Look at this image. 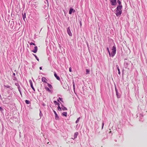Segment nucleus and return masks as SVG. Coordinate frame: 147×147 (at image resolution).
Returning a JSON list of instances; mask_svg holds the SVG:
<instances>
[{
    "mask_svg": "<svg viewBox=\"0 0 147 147\" xmlns=\"http://www.w3.org/2000/svg\"><path fill=\"white\" fill-rule=\"evenodd\" d=\"M123 7L117 6L115 10V14L117 17H120L122 13Z\"/></svg>",
    "mask_w": 147,
    "mask_h": 147,
    "instance_id": "nucleus-1",
    "label": "nucleus"
},
{
    "mask_svg": "<svg viewBox=\"0 0 147 147\" xmlns=\"http://www.w3.org/2000/svg\"><path fill=\"white\" fill-rule=\"evenodd\" d=\"M107 51L109 54L110 56H111L112 57H113L115 54L116 53V47L115 45L114 44V45L112 47L111 50H112V52L111 53H110V52L109 50V48L108 47L107 48Z\"/></svg>",
    "mask_w": 147,
    "mask_h": 147,
    "instance_id": "nucleus-2",
    "label": "nucleus"
},
{
    "mask_svg": "<svg viewBox=\"0 0 147 147\" xmlns=\"http://www.w3.org/2000/svg\"><path fill=\"white\" fill-rule=\"evenodd\" d=\"M127 59H125L124 61L125 60H127ZM131 64V65H132V63H131V62L130 61H125V62L124 64V66L125 68H127L128 69H129V65H130Z\"/></svg>",
    "mask_w": 147,
    "mask_h": 147,
    "instance_id": "nucleus-3",
    "label": "nucleus"
},
{
    "mask_svg": "<svg viewBox=\"0 0 147 147\" xmlns=\"http://www.w3.org/2000/svg\"><path fill=\"white\" fill-rule=\"evenodd\" d=\"M111 5L115 6L117 4V0H109Z\"/></svg>",
    "mask_w": 147,
    "mask_h": 147,
    "instance_id": "nucleus-4",
    "label": "nucleus"
},
{
    "mask_svg": "<svg viewBox=\"0 0 147 147\" xmlns=\"http://www.w3.org/2000/svg\"><path fill=\"white\" fill-rule=\"evenodd\" d=\"M67 34H68V35L70 36H72V34L71 32V30L70 28V27H69L68 28H67Z\"/></svg>",
    "mask_w": 147,
    "mask_h": 147,
    "instance_id": "nucleus-5",
    "label": "nucleus"
},
{
    "mask_svg": "<svg viewBox=\"0 0 147 147\" xmlns=\"http://www.w3.org/2000/svg\"><path fill=\"white\" fill-rule=\"evenodd\" d=\"M45 88L47 91L48 92H49L50 93H51V94L53 92V91L52 90H50L49 88L47 86H45Z\"/></svg>",
    "mask_w": 147,
    "mask_h": 147,
    "instance_id": "nucleus-6",
    "label": "nucleus"
},
{
    "mask_svg": "<svg viewBox=\"0 0 147 147\" xmlns=\"http://www.w3.org/2000/svg\"><path fill=\"white\" fill-rule=\"evenodd\" d=\"M76 12L75 10L74 9L71 8L69 9V14H72V12L74 13Z\"/></svg>",
    "mask_w": 147,
    "mask_h": 147,
    "instance_id": "nucleus-7",
    "label": "nucleus"
},
{
    "mask_svg": "<svg viewBox=\"0 0 147 147\" xmlns=\"http://www.w3.org/2000/svg\"><path fill=\"white\" fill-rule=\"evenodd\" d=\"M53 111L55 114V117L56 120H58L59 119V117L57 114L55 110H53Z\"/></svg>",
    "mask_w": 147,
    "mask_h": 147,
    "instance_id": "nucleus-8",
    "label": "nucleus"
},
{
    "mask_svg": "<svg viewBox=\"0 0 147 147\" xmlns=\"http://www.w3.org/2000/svg\"><path fill=\"white\" fill-rule=\"evenodd\" d=\"M29 82H30V86H31V88H32V89L34 90V92H35V90L34 88V87L33 86L32 82V80H29Z\"/></svg>",
    "mask_w": 147,
    "mask_h": 147,
    "instance_id": "nucleus-9",
    "label": "nucleus"
},
{
    "mask_svg": "<svg viewBox=\"0 0 147 147\" xmlns=\"http://www.w3.org/2000/svg\"><path fill=\"white\" fill-rule=\"evenodd\" d=\"M121 0H117V2L118 3V4L119 5L117 6H118L123 7V6L121 4Z\"/></svg>",
    "mask_w": 147,
    "mask_h": 147,
    "instance_id": "nucleus-10",
    "label": "nucleus"
},
{
    "mask_svg": "<svg viewBox=\"0 0 147 147\" xmlns=\"http://www.w3.org/2000/svg\"><path fill=\"white\" fill-rule=\"evenodd\" d=\"M78 135V132H76L74 134V138H71L73 140L75 139V138H76L77 137Z\"/></svg>",
    "mask_w": 147,
    "mask_h": 147,
    "instance_id": "nucleus-11",
    "label": "nucleus"
},
{
    "mask_svg": "<svg viewBox=\"0 0 147 147\" xmlns=\"http://www.w3.org/2000/svg\"><path fill=\"white\" fill-rule=\"evenodd\" d=\"M38 50V47L36 46L34 47V49L32 50V51L34 53H36L37 52Z\"/></svg>",
    "mask_w": 147,
    "mask_h": 147,
    "instance_id": "nucleus-12",
    "label": "nucleus"
},
{
    "mask_svg": "<svg viewBox=\"0 0 147 147\" xmlns=\"http://www.w3.org/2000/svg\"><path fill=\"white\" fill-rule=\"evenodd\" d=\"M4 86L5 88H9L11 90H12L13 89V88L9 86L8 85H4Z\"/></svg>",
    "mask_w": 147,
    "mask_h": 147,
    "instance_id": "nucleus-13",
    "label": "nucleus"
},
{
    "mask_svg": "<svg viewBox=\"0 0 147 147\" xmlns=\"http://www.w3.org/2000/svg\"><path fill=\"white\" fill-rule=\"evenodd\" d=\"M42 81L43 82H45L46 83H47V80L45 77H43L42 78Z\"/></svg>",
    "mask_w": 147,
    "mask_h": 147,
    "instance_id": "nucleus-14",
    "label": "nucleus"
},
{
    "mask_svg": "<svg viewBox=\"0 0 147 147\" xmlns=\"http://www.w3.org/2000/svg\"><path fill=\"white\" fill-rule=\"evenodd\" d=\"M54 75L55 77L58 80H60V77L58 76L56 73L55 72L54 73Z\"/></svg>",
    "mask_w": 147,
    "mask_h": 147,
    "instance_id": "nucleus-15",
    "label": "nucleus"
},
{
    "mask_svg": "<svg viewBox=\"0 0 147 147\" xmlns=\"http://www.w3.org/2000/svg\"><path fill=\"white\" fill-rule=\"evenodd\" d=\"M143 115H142L140 114V119L139 120L140 121L143 122Z\"/></svg>",
    "mask_w": 147,
    "mask_h": 147,
    "instance_id": "nucleus-16",
    "label": "nucleus"
},
{
    "mask_svg": "<svg viewBox=\"0 0 147 147\" xmlns=\"http://www.w3.org/2000/svg\"><path fill=\"white\" fill-rule=\"evenodd\" d=\"M62 109L63 110L65 111L67 110V108L65 107L63 105H61Z\"/></svg>",
    "mask_w": 147,
    "mask_h": 147,
    "instance_id": "nucleus-17",
    "label": "nucleus"
},
{
    "mask_svg": "<svg viewBox=\"0 0 147 147\" xmlns=\"http://www.w3.org/2000/svg\"><path fill=\"white\" fill-rule=\"evenodd\" d=\"M86 74H90V70L89 69H86Z\"/></svg>",
    "mask_w": 147,
    "mask_h": 147,
    "instance_id": "nucleus-18",
    "label": "nucleus"
},
{
    "mask_svg": "<svg viewBox=\"0 0 147 147\" xmlns=\"http://www.w3.org/2000/svg\"><path fill=\"white\" fill-rule=\"evenodd\" d=\"M116 94L117 95V97L118 98H119L121 97V95L119 94L118 92L117 93H116Z\"/></svg>",
    "mask_w": 147,
    "mask_h": 147,
    "instance_id": "nucleus-19",
    "label": "nucleus"
},
{
    "mask_svg": "<svg viewBox=\"0 0 147 147\" xmlns=\"http://www.w3.org/2000/svg\"><path fill=\"white\" fill-rule=\"evenodd\" d=\"M116 67L117 69V70L118 71V74H119V75H120V74H121V73H120V69L119 68V67L118 66V65H117L116 66Z\"/></svg>",
    "mask_w": 147,
    "mask_h": 147,
    "instance_id": "nucleus-20",
    "label": "nucleus"
},
{
    "mask_svg": "<svg viewBox=\"0 0 147 147\" xmlns=\"http://www.w3.org/2000/svg\"><path fill=\"white\" fill-rule=\"evenodd\" d=\"M23 15V18L24 21H25V19L26 18V14L25 13H24V14L22 13Z\"/></svg>",
    "mask_w": 147,
    "mask_h": 147,
    "instance_id": "nucleus-21",
    "label": "nucleus"
},
{
    "mask_svg": "<svg viewBox=\"0 0 147 147\" xmlns=\"http://www.w3.org/2000/svg\"><path fill=\"white\" fill-rule=\"evenodd\" d=\"M62 115L63 116H65V117H67V112H63L62 113Z\"/></svg>",
    "mask_w": 147,
    "mask_h": 147,
    "instance_id": "nucleus-22",
    "label": "nucleus"
},
{
    "mask_svg": "<svg viewBox=\"0 0 147 147\" xmlns=\"http://www.w3.org/2000/svg\"><path fill=\"white\" fill-rule=\"evenodd\" d=\"M26 103L27 104H30V101L28 100H26L25 101Z\"/></svg>",
    "mask_w": 147,
    "mask_h": 147,
    "instance_id": "nucleus-23",
    "label": "nucleus"
},
{
    "mask_svg": "<svg viewBox=\"0 0 147 147\" xmlns=\"http://www.w3.org/2000/svg\"><path fill=\"white\" fill-rule=\"evenodd\" d=\"M54 103H55V105H57L58 106L59 105H60V104L57 102V101L56 100H55L54 101Z\"/></svg>",
    "mask_w": 147,
    "mask_h": 147,
    "instance_id": "nucleus-24",
    "label": "nucleus"
},
{
    "mask_svg": "<svg viewBox=\"0 0 147 147\" xmlns=\"http://www.w3.org/2000/svg\"><path fill=\"white\" fill-rule=\"evenodd\" d=\"M18 89L19 91V92H20V94L22 95V92H21V90H20V86H19V87H18Z\"/></svg>",
    "mask_w": 147,
    "mask_h": 147,
    "instance_id": "nucleus-25",
    "label": "nucleus"
},
{
    "mask_svg": "<svg viewBox=\"0 0 147 147\" xmlns=\"http://www.w3.org/2000/svg\"><path fill=\"white\" fill-rule=\"evenodd\" d=\"M28 43L30 44V45H36L34 43L32 42H28Z\"/></svg>",
    "mask_w": 147,
    "mask_h": 147,
    "instance_id": "nucleus-26",
    "label": "nucleus"
},
{
    "mask_svg": "<svg viewBox=\"0 0 147 147\" xmlns=\"http://www.w3.org/2000/svg\"><path fill=\"white\" fill-rule=\"evenodd\" d=\"M33 55L35 57L36 59V60L39 61V59H38V58L37 57V56L35 55V54H33Z\"/></svg>",
    "mask_w": 147,
    "mask_h": 147,
    "instance_id": "nucleus-27",
    "label": "nucleus"
},
{
    "mask_svg": "<svg viewBox=\"0 0 147 147\" xmlns=\"http://www.w3.org/2000/svg\"><path fill=\"white\" fill-rule=\"evenodd\" d=\"M48 86L51 89L53 88L52 86L49 83H48Z\"/></svg>",
    "mask_w": 147,
    "mask_h": 147,
    "instance_id": "nucleus-28",
    "label": "nucleus"
},
{
    "mask_svg": "<svg viewBox=\"0 0 147 147\" xmlns=\"http://www.w3.org/2000/svg\"><path fill=\"white\" fill-rule=\"evenodd\" d=\"M80 119V117H79V118H78V119H77V120L76 121V123H77L79 122V120Z\"/></svg>",
    "mask_w": 147,
    "mask_h": 147,
    "instance_id": "nucleus-29",
    "label": "nucleus"
},
{
    "mask_svg": "<svg viewBox=\"0 0 147 147\" xmlns=\"http://www.w3.org/2000/svg\"><path fill=\"white\" fill-rule=\"evenodd\" d=\"M43 115L42 113L41 112V111L40 110V113H39V115L40 117V118H41V117Z\"/></svg>",
    "mask_w": 147,
    "mask_h": 147,
    "instance_id": "nucleus-30",
    "label": "nucleus"
},
{
    "mask_svg": "<svg viewBox=\"0 0 147 147\" xmlns=\"http://www.w3.org/2000/svg\"><path fill=\"white\" fill-rule=\"evenodd\" d=\"M115 91L116 92V93H117L118 92V90H117V88L115 85Z\"/></svg>",
    "mask_w": 147,
    "mask_h": 147,
    "instance_id": "nucleus-31",
    "label": "nucleus"
},
{
    "mask_svg": "<svg viewBox=\"0 0 147 147\" xmlns=\"http://www.w3.org/2000/svg\"><path fill=\"white\" fill-rule=\"evenodd\" d=\"M15 84V85L16 86H17L18 87H19L20 86V85L18 82L16 83Z\"/></svg>",
    "mask_w": 147,
    "mask_h": 147,
    "instance_id": "nucleus-32",
    "label": "nucleus"
},
{
    "mask_svg": "<svg viewBox=\"0 0 147 147\" xmlns=\"http://www.w3.org/2000/svg\"><path fill=\"white\" fill-rule=\"evenodd\" d=\"M58 98H59V100H60L61 102H63V99L62 98H60V97H59Z\"/></svg>",
    "mask_w": 147,
    "mask_h": 147,
    "instance_id": "nucleus-33",
    "label": "nucleus"
},
{
    "mask_svg": "<svg viewBox=\"0 0 147 147\" xmlns=\"http://www.w3.org/2000/svg\"><path fill=\"white\" fill-rule=\"evenodd\" d=\"M73 88H74V90H75V84H74V82H73Z\"/></svg>",
    "mask_w": 147,
    "mask_h": 147,
    "instance_id": "nucleus-34",
    "label": "nucleus"
},
{
    "mask_svg": "<svg viewBox=\"0 0 147 147\" xmlns=\"http://www.w3.org/2000/svg\"><path fill=\"white\" fill-rule=\"evenodd\" d=\"M104 125V122L103 121V122H102V129H103Z\"/></svg>",
    "mask_w": 147,
    "mask_h": 147,
    "instance_id": "nucleus-35",
    "label": "nucleus"
},
{
    "mask_svg": "<svg viewBox=\"0 0 147 147\" xmlns=\"http://www.w3.org/2000/svg\"><path fill=\"white\" fill-rule=\"evenodd\" d=\"M79 23L80 24V27H81L82 26V22L81 21H79Z\"/></svg>",
    "mask_w": 147,
    "mask_h": 147,
    "instance_id": "nucleus-36",
    "label": "nucleus"
},
{
    "mask_svg": "<svg viewBox=\"0 0 147 147\" xmlns=\"http://www.w3.org/2000/svg\"><path fill=\"white\" fill-rule=\"evenodd\" d=\"M3 110V109L0 106V111H2Z\"/></svg>",
    "mask_w": 147,
    "mask_h": 147,
    "instance_id": "nucleus-37",
    "label": "nucleus"
},
{
    "mask_svg": "<svg viewBox=\"0 0 147 147\" xmlns=\"http://www.w3.org/2000/svg\"><path fill=\"white\" fill-rule=\"evenodd\" d=\"M13 80H17V78L16 76L13 77Z\"/></svg>",
    "mask_w": 147,
    "mask_h": 147,
    "instance_id": "nucleus-38",
    "label": "nucleus"
},
{
    "mask_svg": "<svg viewBox=\"0 0 147 147\" xmlns=\"http://www.w3.org/2000/svg\"><path fill=\"white\" fill-rule=\"evenodd\" d=\"M58 110L59 111H61L62 110V108H60L58 109Z\"/></svg>",
    "mask_w": 147,
    "mask_h": 147,
    "instance_id": "nucleus-39",
    "label": "nucleus"
},
{
    "mask_svg": "<svg viewBox=\"0 0 147 147\" xmlns=\"http://www.w3.org/2000/svg\"><path fill=\"white\" fill-rule=\"evenodd\" d=\"M69 71L70 72H71L72 71H71V67H70L69 68Z\"/></svg>",
    "mask_w": 147,
    "mask_h": 147,
    "instance_id": "nucleus-40",
    "label": "nucleus"
},
{
    "mask_svg": "<svg viewBox=\"0 0 147 147\" xmlns=\"http://www.w3.org/2000/svg\"><path fill=\"white\" fill-rule=\"evenodd\" d=\"M15 75H16L15 74V73H13V74L12 76L13 77H14V76H15Z\"/></svg>",
    "mask_w": 147,
    "mask_h": 147,
    "instance_id": "nucleus-41",
    "label": "nucleus"
},
{
    "mask_svg": "<svg viewBox=\"0 0 147 147\" xmlns=\"http://www.w3.org/2000/svg\"><path fill=\"white\" fill-rule=\"evenodd\" d=\"M58 107H57V109H59V108H60V105H58Z\"/></svg>",
    "mask_w": 147,
    "mask_h": 147,
    "instance_id": "nucleus-42",
    "label": "nucleus"
},
{
    "mask_svg": "<svg viewBox=\"0 0 147 147\" xmlns=\"http://www.w3.org/2000/svg\"><path fill=\"white\" fill-rule=\"evenodd\" d=\"M42 67H40V68H39L40 69V70H41V69H42Z\"/></svg>",
    "mask_w": 147,
    "mask_h": 147,
    "instance_id": "nucleus-43",
    "label": "nucleus"
},
{
    "mask_svg": "<svg viewBox=\"0 0 147 147\" xmlns=\"http://www.w3.org/2000/svg\"><path fill=\"white\" fill-rule=\"evenodd\" d=\"M42 105L44 106H45V104L43 103L42 104Z\"/></svg>",
    "mask_w": 147,
    "mask_h": 147,
    "instance_id": "nucleus-44",
    "label": "nucleus"
},
{
    "mask_svg": "<svg viewBox=\"0 0 147 147\" xmlns=\"http://www.w3.org/2000/svg\"><path fill=\"white\" fill-rule=\"evenodd\" d=\"M57 101L58 102H59V99H57Z\"/></svg>",
    "mask_w": 147,
    "mask_h": 147,
    "instance_id": "nucleus-45",
    "label": "nucleus"
},
{
    "mask_svg": "<svg viewBox=\"0 0 147 147\" xmlns=\"http://www.w3.org/2000/svg\"><path fill=\"white\" fill-rule=\"evenodd\" d=\"M30 1H29V3H30Z\"/></svg>",
    "mask_w": 147,
    "mask_h": 147,
    "instance_id": "nucleus-46",
    "label": "nucleus"
},
{
    "mask_svg": "<svg viewBox=\"0 0 147 147\" xmlns=\"http://www.w3.org/2000/svg\"><path fill=\"white\" fill-rule=\"evenodd\" d=\"M105 1H107V0H105Z\"/></svg>",
    "mask_w": 147,
    "mask_h": 147,
    "instance_id": "nucleus-47",
    "label": "nucleus"
}]
</instances>
